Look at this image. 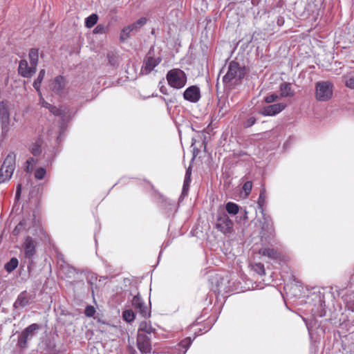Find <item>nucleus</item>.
I'll use <instances>...</instances> for the list:
<instances>
[{"instance_id": "obj_44", "label": "nucleus", "mask_w": 354, "mask_h": 354, "mask_svg": "<svg viewBox=\"0 0 354 354\" xmlns=\"http://www.w3.org/2000/svg\"><path fill=\"white\" fill-rule=\"evenodd\" d=\"M189 188V184L183 183L182 193H181L180 199L183 200V198L187 195Z\"/></svg>"}, {"instance_id": "obj_29", "label": "nucleus", "mask_w": 354, "mask_h": 354, "mask_svg": "<svg viewBox=\"0 0 354 354\" xmlns=\"http://www.w3.org/2000/svg\"><path fill=\"white\" fill-rule=\"evenodd\" d=\"M61 270L66 274V277L71 278L77 273L76 269L68 264L61 266Z\"/></svg>"}, {"instance_id": "obj_32", "label": "nucleus", "mask_w": 354, "mask_h": 354, "mask_svg": "<svg viewBox=\"0 0 354 354\" xmlns=\"http://www.w3.org/2000/svg\"><path fill=\"white\" fill-rule=\"evenodd\" d=\"M131 29L129 27V26L124 27L120 32V39L121 41H124L127 40L132 33Z\"/></svg>"}, {"instance_id": "obj_53", "label": "nucleus", "mask_w": 354, "mask_h": 354, "mask_svg": "<svg viewBox=\"0 0 354 354\" xmlns=\"http://www.w3.org/2000/svg\"><path fill=\"white\" fill-rule=\"evenodd\" d=\"M185 175H188V176H191V175H192V168L190 167H189L187 169Z\"/></svg>"}, {"instance_id": "obj_30", "label": "nucleus", "mask_w": 354, "mask_h": 354, "mask_svg": "<svg viewBox=\"0 0 354 354\" xmlns=\"http://www.w3.org/2000/svg\"><path fill=\"white\" fill-rule=\"evenodd\" d=\"M97 15L92 14L85 19V26L88 28H91L97 24Z\"/></svg>"}, {"instance_id": "obj_36", "label": "nucleus", "mask_w": 354, "mask_h": 354, "mask_svg": "<svg viewBox=\"0 0 354 354\" xmlns=\"http://www.w3.org/2000/svg\"><path fill=\"white\" fill-rule=\"evenodd\" d=\"M109 30V27L102 24H98L93 30L94 34H105Z\"/></svg>"}, {"instance_id": "obj_54", "label": "nucleus", "mask_w": 354, "mask_h": 354, "mask_svg": "<svg viewBox=\"0 0 354 354\" xmlns=\"http://www.w3.org/2000/svg\"><path fill=\"white\" fill-rule=\"evenodd\" d=\"M306 324L307 328H308V333H309V334L310 335V327H311V326H310V324H309V323H307V322H306Z\"/></svg>"}, {"instance_id": "obj_52", "label": "nucleus", "mask_w": 354, "mask_h": 354, "mask_svg": "<svg viewBox=\"0 0 354 354\" xmlns=\"http://www.w3.org/2000/svg\"><path fill=\"white\" fill-rule=\"evenodd\" d=\"M190 182H191V176H188V175H185L183 183L190 184Z\"/></svg>"}, {"instance_id": "obj_8", "label": "nucleus", "mask_w": 354, "mask_h": 354, "mask_svg": "<svg viewBox=\"0 0 354 354\" xmlns=\"http://www.w3.org/2000/svg\"><path fill=\"white\" fill-rule=\"evenodd\" d=\"M233 226L232 221L230 219L227 214H223L219 216L216 223V228L221 232L226 234L230 232Z\"/></svg>"}, {"instance_id": "obj_28", "label": "nucleus", "mask_w": 354, "mask_h": 354, "mask_svg": "<svg viewBox=\"0 0 354 354\" xmlns=\"http://www.w3.org/2000/svg\"><path fill=\"white\" fill-rule=\"evenodd\" d=\"M18 264V259L16 257H12L4 265V268L8 272H11L17 267Z\"/></svg>"}, {"instance_id": "obj_50", "label": "nucleus", "mask_w": 354, "mask_h": 354, "mask_svg": "<svg viewBox=\"0 0 354 354\" xmlns=\"http://www.w3.org/2000/svg\"><path fill=\"white\" fill-rule=\"evenodd\" d=\"M277 24L278 26H282L283 24H284V19L283 17H278L277 19Z\"/></svg>"}, {"instance_id": "obj_18", "label": "nucleus", "mask_w": 354, "mask_h": 354, "mask_svg": "<svg viewBox=\"0 0 354 354\" xmlns=\"http://www.w3.org/2000/svg\"><path fill=\"white\" fill-rule=\"evenodd\" d=\"M280 91L281 97H292L294 95V91L292 90L290 83L284 82L280 85Z\"/></svg>"}, {"instance_id": "obj_1", "label": "nucleus", "mask_w": 354, "mask_h": 354, "mask_svg": "<svg viewBox=\"0 0 354 354\" xmlns=\"http://www.w3.org/2000/svg\"><path fill=\"white\" fill-rule=\"evenodd\" d=\"M247 73L245 66L241 65L236 61H232L227 66V70L223 77L224 84L230 86L239 84L241 82Z\"/></svg>"}, {"instance_id": "obj_21", "label": "nucleus", "mask_w": 354, "mask_h": 354, "mask_svg": "<svg viewBox=\"0 0 354 354\" xmlns=\"http://www.w3.org/2000/svg\"><path fill=\"white\" fill-rule=\"evenodd\" d=\"M147 23V19L145 17H140L136 21L129 25V27L133 31L132 33H136L141 28Z\"/></svg>"}, {"instance_id": "obj_55", "label": "nucleus", "mask_w": 354, "mask_h": 354, "mask_svg": "<svg viewBox=\"0 0 354 354\" xmlns=\"http://www.w3.org/2000/svg\"><path fill=\"white\" fill-rule=\"evenodd\" d=\"M33 161H34V159H33L32 158H30V159L27 160L26 162H27L28 164H30V163H31L32 162H33Z\"/></svg>"}, {"instance_id": "obj_47", "label": "nucleus", "mask_w": 354, "mask_h": 354, "mask_svg": "<svg viewBox=\"0 0 354 354\" xmlns=\"http://www.w3.org/2000/svg\"><path fill=\"white\" fill-rule=\"evenodd\" d=\"M21 192V184H18L16 188L15 199L19 200Z\"/></svg>"}, {"instance_id": "obj_6", "label": "nucleus", "mask_w": 354, "mask_h": 354, "mask_svg": "<svg viewBox=\"0 0 354 354\" xmlns=\"http://www.w3.org/2000/svg\"><path fill=\"white\" fill-rule=\"evenodd\" d=\"M131 305L136 313H139L142 317L147 318L151 316L150 308L145 304L140 293L133 297Z\"/></svg>"}, {"instance_id": "obj_23", "label": "nucleus", "mask_w": 354, "mask_h": 354, "mask_svg": "<svg viewBox=\"0 0 354 354\" xmlns=\"http://www.w3.org/2000/svg\"><path fill=\"white\" fill-rule=\"evenodd\" d=\"M0 119L2 121H8L9 113L7 109L6 103L4 101H0Z\"/></svg>"}, {"instance_id": "obj_42", "label": "nucleus", "mask_w": 354, "mask_h": 354, "mask_svg": "<svg viewBox=\"0 0 354 354\" xmlns=\"http://www.w3.org/2000/svg\"><path fill=\"white\" fill-rule=\"evenodd\" d=\"M254 270L259 274H265L264 266L262 263H256L254 266Z\"/></svg>"}, {"instance_id": "obj_56", "label": "nucleus", "mask_w": 354, "mask_h": 354, "mask_svg": "<svg viewBox=\"0 0 354 354\" xmlns=\"http://www.w3.org/2000/svg\"><path fill=\"white\" fill-rule=\"evenodd\" d=\"M48 104H49V103H48V102H44L43 106H45V107H46V108H48V109H49V106H48Z\"/></svg>"}, {"instance_id": "obj_40", "label": "nucleus", "mask_w": 354, "mask_h": 354, "mask_svg": "<svg viewBox=\"0 0 354 354\" xmlns=\"http://www.w3.org/2000/svg\"><path fill=\"white\" fill-rule=\"evenodd\" d=\"M95 313V309L93 306H87L84 310V314L86 317H91Z\"/></svg>"}, {"instance_id": "obj_14", "label": "nucleus", "mask_w": 354, "mask_h": 354, "mask_svg": "<svg viewBox=\"0 0 354 354\" xmlns=\"http://www.w3.org/2000/svg\"><path fill=\"white\" fill-rule=\"evenodd\" d=\"M142 334L145 335L147 337H151L152 334L156 333V329L152 327L150 322H148L147 321H142L140 323L138 329V334Z\"/></svg>"}, {"instance_id": "obj_20", "label": "nucleus", "mask_w": 354, "mask_h": 354, "mask_svg": "<svg viewBox=\"0 0 354 354\" xmlns=\"http://www.w3.org/2000/svg\"><path fill=\"white\" fill-rule=\"evenodd\" d=\"M28 57L30 59V65L32 67H35L37 68V66L39 61V49L37 48H31L29 50Z\"/></svg>"}, {"instance_id": "obj_35", "label": "nucleus", "mask_w": 354, "mask_h": 354, "mask_svg": "<svg viewBox=\"0 0 354 354\" xmlns=\"http://www.w3.org/2000/svg\"><path fill=\"white\" fill-rule=\"evenodd\" d=\"M107 59L110 65L115 66L118 64V57L112 52L108 53L106 55Z\"/></svg>"}, {"instance_id": "obj_34", "label": "nucleus", "mask_w": 354, "mask_h": 354, "mask_svg": "<svg viewBox=\"0 0 354 354\" xmlns=\"http://www.w3.org/2000/svg\"><path fill=\"white\" fill-rule=\"evenodd\" d=\"M192 343V339L191 337H186L180 342L179 346L184 349L183 353H185L189 347L191 346Z\"/></svg>"}, {"instance_id": "obj_9", "label": "nucleus", "mask_w": 354, "mask_h": 354, "mask_svg": "<svg viewBox=\"0 0 354 354\" xmlns=\"http://www.w3.org/2000/svg\"><path fill=\"white\" fill-rule=\"evenodd\" d=\"M151 337H147L141 333L137 335V347L142 353L147 354L151 353Z\"/></svg>"}, {"instance_id": "obj_51", "label": "nucleus", "mask_w": 354, "mask_h": 354, "mask_svg": "<svg viewBox=\"0 0 354 354\" xmlns=\"http://www.w3.org/2000/svg\"><path fill=\"white\" fill-rule=\"evenodd\" d=\"M160 91L164 95H167V89L165 86H162L160 88Z\"/></svg>"}, {"instance_id": "obj_41", "label": "nucleus", "mask_w": 354, "mask_h": 354, "mask_svg": "<svg viewBox=\"0 0 354 354\" xmlns=\"http://www.w3.org/2000/svg\"><path fill=\"white\" fill-rule=\"evenodd\" d=\"M279 98V96L275 93H273V94H271L268 96H266L265 98H264V101L268 103V104H270V103H272V102H275L276 100H277Z\"/></svg>"}, {"instance_id": "obj_31", "label": "nucleus", "mask_w": 354, "mask_h": 354, "mask_svg": "<svg viewBox=\"0 0 354 354\" xmlns=\"http://www.w3.org/2000/svg\"><path fill=\"white\" fill-rule=\"evenodd\" d=\"M226 211L232 215H235L239 212V205L232 202H228L225 205Z\"/></svg>"}, {"instance_id": "obj_25", "label": "nucleus", "mask_w": 354, "mask_h": 354, "mask_svg": "<svg viewBox=\"0 0 354 354\" xmlns=\"http://www.w3.org/2000/svg\"><path fill=\"white\" fill-rule=\"evenodd\" d=\"M29 149L33 156H37L40 155L41 153V140L39 139L36 140L30 146Z\"/></svg>"}, {"instance_id": "obj_13", "label": "nucleus", "mask_w": 354, "mask_h": 354, "mask_svg": "<svg viewBox=\"0 0 354 354\" xmlns=\"http://www.w3.org/2000/svg\"><path fill=\"white\" fill-rule=\"evenodd\" d=\"M36 71V68L32 67L31 65L29 66L28 63L26 59H21L19 62L18 72L22 77H31Z\"/></svg>"}, {"instance_id": "obj_46", "label": "nucleus", "mask_w": 354, "mask_h": 354, "mask_svg": "<svg viewBox=\"0 0 354 354\" xmlns=\"http://www.w3.org/2000/svg\"><path fill=\"white\" fill-rule=\"evenodd\" d=\"M160 98L165 102L168 110L170 109L169 104L175 102L174 98L166 99L164 97H160Z\"/></svg>"}, {"instance_id": "obj_4", "label": "nucleus", "mask_w": 354, "mask_h": 354, "mask_svg": "<svg viewBox=\"0 0 354 354\" xmlns=\"http://www.w3.org/2000/svg\"><path fill=\"white\" fill-rule=\"evenodd\" d=\"M333 92V84L329 81H321L315 84V98L319 102L330 100Z\"/></svg>"}, {"instance_id": "obj_10", "label": "nucleus", "mask_w": 354, "mask_h": 354, "mask_svg": "<svg viewBox=\"0 0 354 354\" xmlns=\"http://www.w3.org/2000/svg\"><path fill=\"white\" fill-rule=\"evenodd\" d=\"M33 296L26 291L21 292L14 302V308H22L29 306L33 300Z\"/></svg>"}, {"instance_id": "obj_39", "label": "nucleus", "mask_w": 354, "mask_h": 354, "mask_svg": "<svg viewBox=\"0 0 354 354\" xmlns=\"http://www.w3.org/2000/svg\"><path fill=\"white\" fill-rule=\"evenodd\" d=\"M252 188V183L251 181H246L243 185V189L246 196H248Z\"/></svg>"}, {"instance_id": "obj_7", "label": "nucleus", "mask_w": 354, "mask_h": 354, "mask_svg": "<svg viewBox=\"0 0 354 354\" xmlns=\"http://www.w3.org/2000/svg\"><path fill=\"white\" fill-rule=\"evenodd\" d=\"M161 61L162 58L160 57H153L149 52L144 59L141 73L145 75L149 74Z\"/></svg>"}, {"instance_id": "obj_15", "label": "nucleus", "mask_w": 354, "mask_h": 354, "mask_svg": "<svg viewBox=\"0 0 354 354\" xmlns=\"http://www.w3.org/2000/svg\"><path fill=\"white\" fill-rule=\"evenodd\" d=\"M65 86L64 78L62 76L56 77L50 84L52 91L57 94L63 93Z\"/></svg>"}, {"instance_id": "obj_22", "label": "nucleus", "mask_w": 354, "mask_h": 354, "mask_svg": "<svg viewBox=\"0 0 354 354\" xmlns=\"http://www.w3.org/2000/svg\"><path fill=\"white\" fill-rule=\"evenodd\" d=\"M263 214L264 222L262 225L261 229L263 231H267L270 234H272L273 232V225L271 219L270 218L269 216H266L264 214Z\"/></svg>"}, {"instance_id": "obj_11", "label": "nucleus", "mask_w": 354, "mask_h": 354, "mask_svg": "<svg viewBox=\"0 0 354 354\" xmlns=\"http://www.w3.org/2000/svg\"><path fill=\"white\" fill-rule=\"evenodd\" d=\"M183 97L185 100L196 103L201 98V91L197 86H191L188 87L183 93Z\"/></svg>"}, {"instance_id": "obj_12", "label": "nucleus", "mask_w": 354, "mask_h": 354, "mask_svg": "<svg viewBox=\"0 0 354 354\" xmlns=\"http://www.w3.org/2000/svg\"><path fill=\"white\" fill-rule=\"evenodd\" d=\"M286 108V104L283 103H277L264 106L261 111L260 113L265 116H273Z\"/></svg>"}, {"instance_id": "obj_3", "label": "nucleus", "mask_w": 354, "mask_h": 354, "mask_svg": "<svg viewBox=\"0 0 354 354\" xmlns=\"http://www.w3.org/2000/svg\"><path fill=\"white\" fill-rule=\"evenodd\" d=\"M168 84L176 89L183 88L187 80L185 73L180 68L169 70L166 75Z\"/></svg>"}, {"instance_id": "obj_49", "label": "nucleus", "mask_w": 354, "mask_h": 354, "mask_svg": "<svg viewBox=\"0 0 354 354\" xmlns=\"http://www.w3.org/2000/svg\"><path fill=\"white\" fill-rule=\"evenodd\" d=\"M276 3L274 5V7L276 8H282L283 6H285V1L284 0H275Z\"/></svg>"}, {"instance_id": "obj_48", "label": "nucleus", "mask_w": 354, "mask_h": 354, "mask_svg": "<svg viewBox=\"0 0 354 354\" xmlns=\"http://www.w3.org/2000/svg\"><path fill=\"white\" fill-rule=\"evenodd\" d=\"M93 280H95V281L97 280L96 277H95L93 275H92L90 279L87 278L88 283H89L91 284V290L92 295L94 294L93 288Z\"/></svg>"}, {"instance_id": "obj_5", "label": "nucleus", "mask_w": 354, "mask_h": 354, "mask_svg": "<svg viewBox=\"0 0 354 354\" xmlns=\"http://www.w3.org/2000/svg\"><path fill=\"white\" fill-rule=\"evenodd\" d=\"M37 242L30 236H26L24 243V256L28 259L27 268L30 272L34 264Z\"/></svg>"}, {"instance_id": "obj_38", "label": "nucleus", "mask_w": 354, "mask_h": 354, "mask_svg": "<svg viewBox=\"0 0 354 354\" xmlns=\"http://www.w3.org/2000/svg\"><path fill=\"white\" fill-rule=\"evenodd\" d=\"M46 174V169L43 167H39L36 169L35 172V177L38 180H41L44 178Z\"/></svg>"}, {"instance_id": "obj_45", "label": "nucleus", "mask_w": 354, "mask_h": 354, "mask_svg": "<svg viewBox=\"0 0 354 354\" xmlns=\"http://www.w3.org/2000/svg\"><path fill=\"white\" fill-rule=\"evenodd\" d=\"M346 87L354 89V76L350 77L345 82Z\"/></svg>"}, {"instance_id": "obj_37", "label": "nucleus", "mask_w": 354, "mask_h": 354, "mask_svg": "<svg viewBox=\"0 0 354 354\" xmlns=\"http://www.w3.org/2000/svg\"><path fill=\"white\" fill-rule=\"evenodd\" d=\"M49 106V111L55 115H60L64 116V111L59 109L56 107L55 106L48 104Z\"/></svg>"}, {"instance_id": "obj_16", "label": "nucleus", "mask_w": 354, "mask_h": 354, "mask_svg": "<svg viewBox=\"0 0 354 354\" xmlns=\"http://www.w3.org/2000/svg\"><path fill=\"white\" fill-rule=\"evenodd\" d=\"M259 253L262 256H266L270 259L276 260L280 258L279 252L273 248H261Z\"/></svg>"}, {"instance_id": "obj_27", "label": "nucleus", "mask_w": 354, "mask_h": 354, "mask_svg": "<svg viewBox=\"0 0 354 354\" xmlns=\"http://www.w3.org/2000/svg\"><path fill=\"white\" fill-rule=\"evenodd\" d=\"M46 71L44 69L40 70L37 79L33 82V87L37 92L40 91V85L45 76Z\"/></svg>"}, {"instance_id": "obj_33", "label": "nucleus", "mask_w": 354, "mask_h": 354, "mask_svg": "<svg viewBox=\"0 0 354 354\" xmlns=\"http://www.w3.org/2000/svg\"><path fill=\"white\" fill-rule=\"evenodd\" d=\"M123 318L127 322H131L135 319V314L132 310H127L123 312Z\"/></svg>"}, {"instance_id": "obj_2", "label": "nucleus", "mask_w": 354, "mask_h": 354, "mask_svg": "<svg viewBox=\"0 0 354 354\" xmlns=\"http://www.w3.org/2000/svg\"><path fill=\"white\" fill-rule=\"evenodd\" d=\"M16 156L13 152L8 154L0 168V184L5 183L11 178L16 167Z\"/></svg>"}, {"instance_id": "obj_19", "label": "nucleus", "mask_w": 354, "mask_h": 354, "mask_svg": "<svg viewBox=\"0 0 354 354\" xmlns=\"http://www.w3.org/2000/svg\"><path fill=\"white\" fill-rule=\"evenodd\" d=\"M30 339L22 330V332L18 335V340L17 346L21 350H24L28 347V342Z\"/></svg>"}, {"instance_id": "obj_24", "label": "nucleus", "mask_w": 354, "mask_h": 354, "mask_svg": "<svg viewBox=\"0 0 354 354\" xmlns=\"http://www.w3.org/2000/svg\"><path fill=\"white\" fill-rule=\"evenodd\" d=\"M266 192L265 187H263L260 191L258 201H257L258 206L262 213L263 212V207L266 204Z\"/></svg>"}, {"instance_id": "obj_43", "label": "nucleus", "mask_w": 354, "mask_h": 354, "mask_svg": "<svg viewBox=\"0 0 354 354\" xmlns=\"http://www.w3.org/2000/svg\"><path fill=\"white\" fill-rule=\"evenodd\" d=\"M256 122V118L254 117L249 118L245 122L243 123V126L245 128L251 127Z\"/></svg>"}, {"instance_id": "obj_26", "label": "nucleus", "mask_w": 354, "mask_h": 354, "mask_svg": "<svg viewBox=\"0 0 354 354\" xmlns=\"http://www.w3.org/2000/svg\"><path fill=\"white\" fill-rule=\"evenodd\" d=\"M161 205L167 212H171L175 208V202L168 198H162Z\"/></svg>"}, {"instance_id": "obj_17", "label": "nucleus", "mask_w": 354, "mask_h": 354, "mask_svg": "<svg viewBox=\"0 0 354 354\" xmlns=\"http://www.w3.org/2000/svg\"><path fill=\"white\" fill-rule=\"evenodd\" d=\"M41 328V326L38 324H32L25 328L23 331L31 340L37 334L39 330Z\"/></svg>"}]
</instances>
